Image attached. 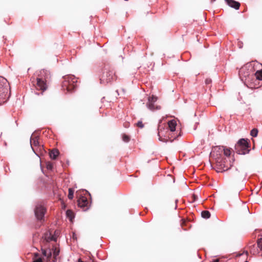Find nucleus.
<instances>
[{"label":"nucleus","mask_w":262,"mask_h":262,"mask_svg":"<svg viewBox=\"0 0 262 262\" xmlns=\"http://www.w3.org/2000/svg\"><path fill=\"white\" fill-rule=\"evenodd\" d=\"M46 209L40 204H37L34 209V213L36 219L38 220H42L44 217Z\"/></svg>","instance_id":"9d476101"},{"label":"nucleus","mask_w":262,"mask_h":262,"mask_svg":"<svg viewBox=\"0 0 262 262\" xmlns=\"http://www.w3.org/2000/svg\"><path fill=\"white\" fill-rule=\"evenodd\" d=\"M262 67L261 68H257L255 67V72H254V77H253V84H255L256 86L253 88L254 89H256L258 88V85L257 84V82H258V81L262 80Z\"/></svg>","instance_id":"9b49d317"},{"label":"nucleus","mask_w":262,"mask_h":262,"mask_svg":"<svg viewBox=\"0 0 262 262\" xmlns=\"http://www.w3.org/2000/svg\"><path fill=\"white\" fill-rule=\"evenodd\" d=\"M9 84L6 79L0 76V104L6 102L10 97Z\"/></svg>","instance_id":"20e7f679"},{"label":"nucleus","mask_w":262,"mask_h":262,"mask_svg":"<svg viewBox=\"0 0 262 262\" xmlns=\"http://www.w3.org/2000/svg\"><path fill=\"white\" fill-rule=\"evenodd\" d=\"M212 262H219V260L218 259H214V260H212Z\"/></svg>","instance_id":"c85d7f7f"},{"label":"nucleus","mask_w":262,"mask_h":262,"mask_svg":"<svg viewBox=\"0 0 262 262\" xmlns=\"http://www.w3.org/2000/svg\"><path fill=\"white\" fill-rule=\"evenodd\" d=\"M49 75L50 73L47 70H42L40 71V75L38 76L36 79L37 82L35 88L37 90H41L42 92L47 90L46 79L48 78Z\"/></svg>","instance_id":"423d86ee"},{"label":"nucleus","mask_w":262,"mask_h":262,"mask_svg":"<svg viewBox=\"0 0 262 262\" xmlns=\"http://www.w3.org/2000/svg\"><path fill=\"white\" fill-rule=\"evenodd\" d=\"M235 150L239 155H245L249 153L250 146L247 140L240 139L235 145Z\"/></svg>","instance_id":"0eeeda50"},{"label":"nucleus","mask_w":262,"mask_h":262,"mask_svg":"<svg viewBox=\"0 0 262 262\" xmlns=\"http://www.w3.org/2000/svg\"><path fill=\"white\" fill-rule=\"evenodd\" d=\"M78 205L81 208H84L88 204V201L86 197L82 196L78 200Z\"/></svg>","instance_id":"ddd939ff"},{"label":"nucleus","mask_w":262,"mask_h":262,"mask_svg":"<svg viewBox=\"0 0 262 262\" xmlns=\"http://www.w3.org/2000/svg\"><path fill=\"white\" fill-rule=\"evenodd\" d=\"M227 4L232 8L236 10L238 9L240 6V4L233 0H226Z\"/></svg>","instance_id":"4468645a"},{"label":"nucleus","mask_w":262,"mask_h":262,"mask_svg":"<svg viewBox=\"0 0 262 262\" xmlns=\"http://www.w3.org/2000/svg\"><path fill=\"white\" fill-rule=\"evenodd\" d=\"M115 78V73L113 70L105 69L103 72L100 79L101 83H107Z\"/></svg>","instance_id":"6e6552de"},{"label":"nucleus","mask_w":262,"mask_h":262,"mask_svg":"<svg viewBox=\"0 0 262 262\" xmlns=\"http://www.w3.org/2000/svg\"><path fill=\"white\" fill-rule=\"evenodd\" d=\"M223 154L224 156H225L227 157H228L230 156L231 154V150L229 148H227L224 146V150L223 151Z\"/></svg>","instance_id":"aec40b11"},{"label":"nucleus","mask_w":262,"mask_h":262,"mask_svg":"<svg viewBox=\"0 0 262 262\" xmlns=\"http://www.w3.org/2000/svg\"><path fill=\"white\" fill-rule=\"evenodd\" d=\"M122 140L125 142H128L129 141V137L127 135L124 134L122 135Z\"/></svg>","instance_id":"5701e85b"},{"label":"nucleus","mask_w":262,"mask_h":262,"mask_svg":"<svg viewBox=\"0 0 262 262\" xmlns=\"http://www.w3.org/2000/svg\"><path fill=\"white\" fill-rule=\"evenodd\" d=\"M63 79L64 80L62 84V90L63 91L66 90L69 92L73 91L77 85V78L74 75H69L65 76Z\"/></svg>","instance_id":"39448f33"},{"label":"nucleus","mask_w":262,"mask_h":262,"mask_svg":"<svg viewBox=\"0 0 262 262\" xmlns=\"http://www.w3.org/2000/svg\"><path fill=\"white\" fill-rule=\"evenodd\" d=\"M234 177L235 179L241 180L242 179H245L246 175L244 173H241L239 171H236L234 174Z\"/></svg>","instance_id":"f3484780"},{"label":"nucleus","mask_w":262,"mask_h":262,"mask_svg":"<svg viewBox=\"0 0 262 262\" xmlns=\"http://www.w3.org/2000/svg\"><path fill=\"white\" fill-rule=\"evenodd\" d=\"M168 127L170 130L172 132L175 131L176 127L177 125L176 121L174 120H171L168 122Z\"/></svg>","instance_id":"2eb2a0df"},{"label":"nucleus","mask_w":262,"mask_h":262,"mask_svg":"<svg viewBox=\"0 0 262 262\" xmlns=\"http://www.w3.org/2000/svg\"><path fill=\"white\" fill-rule=\"evenodd\" d=\"M255 67L261 68L262 64L258 62H252L243 67L239 71V75L241 80L247 84V86L253 89L256 86L253 84V77L254 72L255 71Z\"/></svg>","instance_id":"f03ea898"},{"label":"nucleus","mask_w":262,"mask_h":262,"mask_svg":"<svg viewBox=\"0 0 262 262\" xmlns=\"http://www.w3.org/2000/svg\"><path fill=\"white\" fill-rule=\"evenodd\" d=\"M245 262H248V261H245Z\"/></svg>","instance_id":"7c9ffc66"},{"label":"nucleus","mask_w":262,"mask_h":262,"mask_svg":"<svg viewBox=\"0 0 262 262\" xmlns=\"http://www.w3.org/2000/svg\"><path fill=\"white\" fill-rule=\"evenodd\" d=\"M136 124L137 126L140 128H143L144 127V124L141 121H139Z\"/></svg>","instance_id":"393cba45"},{"label":"nucleus","mask_w":262,"mask_h":262,"mask_svg":"<svg viewBox=\"0 0 262 262\" xmlns=\"http://www.w3.org/2000/svg\"><path fill=\"white\" fill-rule=\"evenodd\" d=\"M30 144L32 150L37 155L36 151L37 148L39 147V142L38 137L35 136L34 135H32L30 138Z\"/></svg>","instance_id":"f8f14e48"},{"label":"nucleus","mask_w":262,"mask_h":262,"mask_svg":"<svg viewBox=\"0 0 262 262\" xmlns=\"http://www.w3.org/2000/svg\"><path fill=\"white\" fill-rule=\"evenodd\" d=\"M58 155L59 151L56 149H54L50 152V157L53 160L56 159Z\"/></svg>","instance_id":"dca6fc26"},{"label":"nucleus","mask_w":262,"mask_h":262,"mask_svg":"<svg viewBox=\"0 0 262 262\" xmlns=\"http://www.w3.org/2000/svg\"><path fill=\"white\" fill-rule=\"evenodd\" d=\"M211 80L210 79L206 80V84H209L210 83H211Z\"/></svg>","instance_id":"bb28decb"},{"label":"nucleus","mask_w":262,"mask_h":262,"mask_svg":"<svg viewBox=\"0 0 262 262\" xmlns=\"http://www.w3.org/2000/svg\"><path fill=\"white\" fill-rule=\"evenodd\" d=\"M66 215H67V216L72 222V220L74 217V215L73 212L71 210H68L66 212Z\"/></svg>","instance_id":"a211bd4d"},{"label":"nucleus","mask_w":262,"mask_h":262,"mask_svg":"<svg viewBox=\"0 0 262 262\" xmlns=\"http://www.w3.org/2000/svg\"><path fill=\"white\" fill-rule=\"evenodd\" d=\"M224 150V146H219L213 148L211 152V155L216 160L217 164L221 167L222 171H226L231 168L233 162L226 163L227 158H223V152Z\"/></svg>","instance_id":"7ed1b4c3"},{"label":"nucleus","mask_w":262,"mask_h":262,"mask_svg":"<svg viewBox=\"0 0 262 262\" xmlns=\"http://www.w3.org/2000/svg\"><path fill=\"white\" fill-rule=\"evenodd\" d=\"M78 262H83V261H82V260H81L80 259H79V260H78Z\"/></svg>","instance_id":"c756f323"},{"label":"nucleus","mask_w":262,"mask_h":262,"mask_svg":"<svg viewBox=\"0 0 262 262\" xmlns=\"http://www.w3.org/2000/svg\"><path fill=\"white\" fill-rule=\"evenodd\" d=\"M33 262H42V259L39 257L36 259H34Z\"/></svg>","instance_id":"a878e982"},{"label":"nucleus","mask_w":262,"mask_h":262,"mask_svg":"<svg viewBox=\"0 0 262 262\" xmlns=\"http://www.w3.org/2000/svg\"><path fill=\"white\" fill-rule=\"evenodd\" d=\"M74 192V190L73 188H70L69 189L68 198L69 199L72 200L73 198Z\"/></svg>","instance_id":"412c9836"},{"label":"nucleus","mask_w":262,"mask_h":262,"mask_svg":"<svg viewBox=\"0 0 262 262\" xmlns=\"http://www.w3.org/2000/svg\"><path fill=\"white\" fill-rule=\"evenodd\" d=\"M55 234L53 235L51 232H47L43 235V242H46L41 246V252L42 255L46 258L48 262H55L57 257L59 255L60 250L58 247L55 245L51 246L48 244L50 241H56L58 232L55 231Z\"/></svg>","instance_id":"f257e3e1"},{"label":"nucleus","mask_w":262,"mask_h":262,"mask_svg":"<svg viewBox=\"0 0 262 262\" xmlns=\"http://www.w3.org/2000/svg\"><path fill=\"white\" fill-rule=\"evenodd\" d=\"M39 256V254L37 253H34V257H37L38 256Z\"/></svg>","instance_id":"cd10ccee"},{"label":"nucleus","mask_w":262,"mask_h":262,"mask_svg":"<svg viewBox=\"0 0 262 262\" xmlns=\"http://www.w3.org/2000/svg\"><path fill=\"white\" fill-rule=\"evenodd\" d=\"M53 167V164L51 163H48L47 164V168L49 170H52Z\"/></svg>","instance_id":"b1692460"},{"label":"nucleus","mask_w":262,"mask_h":262,"mask_svg":"<svg viewBox=\"0 0 262 262\" xmlns=\"http://www.w3.org/2000/svg\"><path fill=\"white\" fill-rule=\"evenodd\" d=\"M201 215L202 217L206 219H209L210 216V213L209 211L207 210L203 211L201 213Z\"/></svg>","instance_id":"6ab92c4d"},{"label":"nucleus","mask_w":262,"mask_h":262,"mask_svg":"<svg viewBox=\"0 0 262 262\" xmlns=\"http://www.w3.org/2000/svg\"><path fill=\"white\" fill-rule=\"evenodd\" d=\"M257 133L258 130L256 128H254L251 131L250 134L252 137H255L257 136Z\"/></svg>","instance_id":"4be33fe9"},{"label":"nucleus","mask_w":262,"mask_h":262,"mask_svg":"<svg viewBox=\"0 0 262 262\" xmlns=\"http://www.w3.org/2000/svg\"><path fill=\"white\" fill-rule=\"evenodd\" d=\"M157 100L158 97L154 95L149 96L148 97V101L146 103V107L151 111L160 110L161 107L159 105L155 104Z\"/></svg>","instance_id":"1a4fd4ad"}]
</instances>
